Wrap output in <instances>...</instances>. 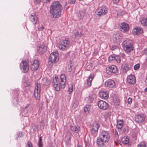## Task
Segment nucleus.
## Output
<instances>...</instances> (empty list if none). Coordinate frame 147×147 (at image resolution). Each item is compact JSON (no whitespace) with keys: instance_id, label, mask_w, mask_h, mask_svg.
<instances>
[{"instance_id":"nucleus-1","label":"nucleus","mask_w":147,"mask_h":147,"mask_svg":"<svg viewBox=\"0 0 147 147\" xmlns=\"http://www.w3.org/2000/svg\"><path fill=\"white\" fill-rule=\"evenodd\" d=\"M66 78L64 74H61L60 76V79L56 76L53 78L52 85L55 90L59 91L61 88H64L66 83Z\"/></svg>"},{"instance_id":"nucleus-2","label":"nucleus","mask_w":147,"mask_h":147,"mask_svg":"<svg viewBox=\"0 0 147 147\" xmlns=\"http://www.w3.org/2000/svg\"><path fill=\"white\" fill-rule=\"evenodd\" d=\"M63 7L59 1H55L52 3L50 8L51 15L54 18H58L61 16Z\"/></svg>"},{"instance_id":"nucleus-3","label":"nucleus","mask_w":147,"mask_h":147,"mask_svg":"<svg viewBox=\"0 0 147 147\" xmlns=\"http://www.w3.org/2000/svg\"><path fill=\"white\" fill-rule=\"evenodd\" d=\"M99 137L101 141L97 140V144L98 146H104V142H107L109 139L110 136L109 133L107 131L101 130L100 131Z\"/></svg>"},{"instance_id":"nucleus-4","label":"nucleus","mask_w":147,"mask_h":147,"mask_svg":"<svg viewBox=\"0 0 147 147\" xmlns=\"http://www.w3.org/2000/svg\"><path fill=\"white\" fill-rule=\"evenodd\" d=\"M122 44L124 49L126 53H129L133 50L134 47L131 41H125Z\"/></svg>"},{"instance_id":"nucleus-5","label":"nucleus","mask_w":147,"mask_h":147,"mask_svg":"<svg viewBox=\"0 0 147 147\" xmlns=\"http://www.w3.org/2000/svg\"><path fill=\"white\" fill-rule=\"evenodd\" d=\"M28 60L23 59L20 64V68L22 72H27L29 70V65Z\"/></svg>"},{"instance_id":"nucleus-6","label":"nucleus","mask_w":147,"mask_h":147,"mask_svg":"<svg viewBox=\"0 0 147 147\" xmlns=\"http://www.w3.org/2000/svg\"><path fill=\"white\" fill-rule=\"evenodd\" d=\"M41 85L40 84L37 83L35 84L34 90V94L36 100H39L40 98Z\"/></svg>"},{"instance_id":"nucleus-7","label":"nucleus","mask_w":147,"mask_h":147,"mask_svg":"<svg viewBox=\"0 0 147 147\" xmlns=\"http://www.w3.org/2000/svg\"><path fill=\"white\" fill-rule=\"evenodd\" d=\"M107 73L109 75L111 73L117 74L118 72L117 68L116 66L113 65L108 67L106 68Z\"/></svg>"},{"instance_id":"nucleus-8","label":"nucleus","mask_w":147,"mask_h":147,"mask_svg":"<svg viewBox=\"0 0 147 147\" xmlns=\"http://www.w3.org/2000/svg\"><path fill=\"white\" fill-rule=\"evenodd\" d=\"M108 8L106 6H103L98 8L97 10L96 14L100 16L105 15L108 12Z\"/></svg>"},{"instance_id":"nucleus-9","label":"nucleus","mask_w":147,"mask_h":147,"mask_svg":"<svg viewBox=\"0 0 147 147\" xmlns=\"http://www.w3.org/2000/svg\"><path fill=\"white\" fill-rule=\"evenodd\" d=\"M70 41L69 39L66 38L60 42L59 46V48L60 49L63 50L68 47Z\"/></svg>"},{"instance_id":"nucleus-10","label":"nucleus","mask_w":147,"mask_h":147,"mask_svg":"<svg viewBox=\"0 0 147 147\" xmlns=\"http://www.w3.org/2000/svg\"><path fill=\"white\" fill-rule=\"evenodd\" d=\"M59 59L58 54L57 52H53L51 54L49 59L51 63L57 62L59 61Z\"/></svg>"},{"instance_id":"nucleus-11","label":"nucleus","mask_w":147,"mask_h":147,"mask_svg":"<svg viewBox=\"0 0 147 147\" xmlns=\"http://www.w3.org/2000/svg\"><path fill=\"white\" fill-rule=\"evenodd\" d=\"M98 105L100 108L103 110L107 109L109 107L108 103L102 100H100L98 102Z\"/></svg>"},{"instance_id":"nucleus-12","label":"nucleus","mask_w":147,"mask_h":147,"mask_svg":"<svg viewBox=\"0 0 147 147\" xmlns=\"http://www.w3.org/2000/svg\"><path fill=\"white\" fill-rule=\"evenodd\" d=\"M136 81V77L134 75H130L128 76L127 77V82L130 84H134Z\"/></svg>"},{"instance_id":"nucleus-13","label":"nucleus","mask_w":147,"mask_h":147,"mask_svg":"<svg viewBox=\"0 0 147 147\" xmlns=\"http://www.w3.org/2000/svg\"><path fill=\"white\" fill-rule=\"evenodd\" d=\"M120 30L123 32L128 31L129 29V26L128 24L125 22L121 23L120 26Z\"/></svg>"},{"instance_id":"nucleus-14","label":"nucleus","mask_w":147,"mask_h":147,"mask_svg":"<svg viewBox=\"0 0 147 147\" xmlns=\"http://www.w3.org/2000/svg\"><path fill=\"white\" fill-rule=\"evenodd\" d=\"M39 66V63L38 60H34L31 65V69L32 71H36L38 69Z\"/></svg>"},{"instance_id":"nucleus-15","label":"nucleus","mask_w":147,"mask_h":147,"mask_svg":"<svg viewBox=\"0 0 147 147\" xmlns=\"http://www.w3.org/2000/svg\"><path fill=\"white\" fill-rule=\"evenodd\" d=\"M94 77L93 74L90 75L87 79L86 82L84 84V86L86 88L89 87L91 86L92 82Z\"/></svg>"},{"instance_id":"nucleus-16","label":"nucleus","mask_w":147,"mask_h":147,"mask_svg":"<svg viewBox=\"0 0 147 147\" xmlns=\"http://www.w3.org/2000/svg\"><path fill=\"white\" fill-rule=\"evenodd\" d=\"M99 127V125L96 123H94L92 125L90 131L92 134H94L98 131Z\"/></svg>"},{"instance_id":"nucleus-17","label":"nucleus","mask_w":147,"mask_h":147,"mask_svg":"<svg viewBox=\"0 0 147 147\" xmlns=\"http://www.w3.org/2000/svg\"><path fill=\"white\" fill-rule=\"evenodd\" d=\"M47 47L45 45H40L37 48V51L41 54L44 53L47 51Z\"/></svg>"},{"instance_id":"nucleus-18","label":"nucleus","mask_w":147,"mask_h":147,"mask_svg":"<svg viewBox=\"0 0 147 147\" xmlns=\"http://www.w3.org/2000/svg\"><path fill=\"white\" fill-rule=\"evenodd\" d=\"M105 85L107 87L113 88L115 85V83L112 80H108L105 82Z\"/></svg>"},{"instance_id":"nucleus-19","label":"nucleus","mask_w":147,"mask_h":147,"mask_svg":"<svg viewBox=\"0 0 147 147\" xmlns=\"http://www.w3.org/2000/svg\"><path fill=\"white\" fill-rule=\"evenodd\" d=\"M99 93L100 97L103 99H106L109 97V94L107 92L101 90L99 92Z\"/></svg>"},{"instance_id":"nucleus-20","label":"nucleus","mask_w":147,"mask_h":147,"mask_svg":"<svg viewBox=\"0 0 147 147\" xmlns=\"http://www.w3.org/2000/svg\"><path fill=\"white\" fill-rule=\"evenodd\" d=\"M135 120L138 123H141L144 121V117L143 115H138L135 117Z\"/></svg>"},{"instance_id":"nucleus-21","label":"nucleus","mask_w":147,"mask_h":147,"mask_svg":"<svg viewBox=\"0 0 147 147\" xmlns=\"http://www.w3.org/2000/svg\"><path fill=\"white\" fill-rule=\"evenodd\" d=\"M30 19L33 24H36L37 21V18L34 14H31L30 16Z\"/></svg>"},{"instance_id":"nucleus-22","label":"nucleus","mask_w":147,"mask_h":147,"mask_svg":"<svg viewBox=\"0 0 147 147\" xmlns=\"http://www.w3.org/2000/svg\"><path fill=\"white\" fill-rule=\"evenodd\" d=\"M143 32V30L140 28H136L134 29L133 33L134 35L140 34Z\"/></svg>"},{"instance_id":"nucleus-23","label":"nucleus","mask_w":147,"mask_h":147,"mask_svg":"<svg viewBox=\"0 0 147 147\" xmlns=\"http://www.w3.org/2000/svg\"><path fill=\"white\" fill-rule=\"evenodd\" d=\"M123 125V122L122 120H120L117 121L116 127L119 130V129L121 130V129Z\"/></svg>"},{"instance_id":"nucleus-24","label":"nucleus","mask_w":147,"mask_h":147,"mask_svg":"<svg viewBox=\"0 0 147 147\" xmlns=\"http://www.w3.org/2000/svg\"><path fill=\"white\" fill-rule=\"evenodd\" d=\"M70 127L71 129L73 131L76 133H78L80 129V127L78 126H70Z\"/></svg>"},{"instance_id":"nucleus-25","label":"nucleus","mask_w":147,"mask_h":147,"mask_svg":"<svg viewBox=\"0 0 147 147\" xmlns=\"http://www.w3.org/2000/svg\"><path fill=\"white\" fill-rule=\"evenodd\" d=\"M142 25L144 26L147 25V19L145 18H143L141 19L140 20Z\"/></svg>"},{"instance_id":"nucleus-26","label":"nucleus","mask_w":147,"mask_h":147,"mask_svg":"<svg viewBox=\"0 0 147 147\" xmlns=\"http://www.w3.org/2000/svg\"><path fill=\"white\" fill-rule=\"evenodd\" d=\"M122 141L124 144H127L129 142V139L127 137H124L122 138Z\"/></svg>"},{"instance_id":"nucleus-27","label":"nucleus","mask_w":147,"mask_h":147,"mask_svg":"<svg viewBox=\"0 0 147 147\" xmlns=\"http://www.w3.org/2000/svg\"><path fill=\"white\" fill-rule=\"evenodd\" d=\"M86 100L88 103H91L92 102L93 100V98L92 95H89L86 98Z\"/></svg>"},{"instance_id":"nucleus-28","label":"nucleus","mask_w":147,"mask_h":147,"mask_svg":"<svg viewBox=\"0 0 147 147\" xmlns=\"http://www.w3.org/2000/svg\"><path fill=\"white\" fill-rule=\"evenodd\" d=\"M43 81L44 82V84L46 86H48L50 83V80L47 78H44L43 79Z\"/></svg>"},{"instance_id":"nucleus-29","label":"nucleus","mask_w":147,"mask_h":147,"mask_svg":"<svg viewBox=\"0 0 147 147\" xmlns=\"http://www.w3.org/2000/svg\"><path fill=\"white\" fill-rule=\"evenodd\" d=\"M90 106L88 105H86V107L84 108V111L85 113L86 114L89 113L90 110Z\"/></svg>"},{"instance_id":"nucleus-30","label":"nucleus","mask_w":147,"mask_h":147,"mask_svg":"<svg viewBox=\"0 0 147 147\" xmlns=\"http://www.w3.org/2000/svg\"><path fill=\"white\" fill-rule=\"evenodd\" d=\"M129 69V68L127 65H125L122 67L124 73H126Z\"/></svg>"},{"instance_id":"nucleus-31","label":"nucleus","mask_w":147,"mask_h":147,"mask_svg":"<svg viewBox=\"0 0 147 147\" xmlns=\"http://www.w3.org/2000/svg\"><path fill=\"white\" fill-rule=\"evenodd\" d=\"M120 39V36L119 34H115L114 36V39L115 42H117Z\"/></svg>"},{"instance_id":"nucleus-32","label":"nucleus","mask_w":147,"mask_h":147,"mask_svg":"<svg viewBox=\"0 0 147 147\" xmlns=\"http://www.w3.org/2000/svg\"><path fill=\"white\" fill-rule=\"evenodd\" d=\"M111 112H106L104 115V117L105 119H109L111 116Z\"/></svg>"},{"instance_id":"nucleus-33","label":"nucleus","mask_w":147,"mask_h":147,"mask_svg":"<svg viewBox=\"0 0 147 147\" xmlns=\"http://www.w3.org/2000/svg\"><path fill=\"white\" fill-rule=\"evenodd\" d=\"M68 91L69 92V93L70 94L73 91V85L72 84H70L68 86Z\"/></svg>"},{"instance_id":"nucleus-34","label":"nucleus","mask_w":147,"mask_h":147,"mask_svg":"<svg viewBox=\"0 0 147 147\" xmlns=\"http://www.w3.org/2000/svg\"><path fill=\"white\" fill-rule=\"evenodd\" d=\"M116 55H115L113 54L110 55L109 58V61H112L115 60Z\"/></svg>"},{"instance_id":"nucleus-35","label":"nucleus","mask_w":147,"mask_h":147,"mask_svg":"<svg viewBox=\"0 0 147 147\" xmlns=\"http://www.w3.org/2000/svg\"><path fill=\"white\" fill-rule=\"evenodd\" d=\"M146 143L144 141L141 142L138 145V147L140 146V147H146Z\"/></svg>"},{"instance_id":"nucleus-36","label":"nucleus","mask_w":147,"mask_h":147,"mask_svg":"<svg viewBox=\"0 0 147 147\" xmlns=\"http://www.w3.org/2000/svg\"><path fill=\"white\" fill-rule=\"evenodd\" d=\"M84 15V13L82 11H80L78 15V17L80 19L82 18Z\"/></svg>"},{"instance_id":"nucleus-37","label":"nucleus","mask_w":147,"mask_h":147,"mask_svg":"<svg viewBox=\"0 0 147 147\" xmlns=\"http://www.w3.org/2000/svg\"><path fill=\"white\" fill-rule=\"evenodd\" d=\"M38 146L39 147L43 146L42 143V137H40L39 138V141L38 143Z\"/></svg>"},{"instance_id":"nucleus-38","label":"nucleus","mask_w":147,"mask_h":147,"mask_svg":"<svg viewBox=\"0 0 147 147\" xmlns=\"http://www.w3.org/2000/svg\"><path fill=\"white\" fill-rule=\"evenodd\" d=\"M115 60L118 63H120L121 62V59L120 57L118 55L116 56Z\"/></svg>"},{"instance_id":"nucleus-39","label":"nucleus","mask_w":147,"mask_h":147,"mask_svg":"<svg viewBox=\"0 0 147 147\" xmlns=\"http://www.w3.org/2000/svg\"><path fill=\"white\" fill-rule=\"evenodd\" d=\"M140 65L138 63L135 65L134 67V69L135 70H136L139 68Z\"/></svg>"},{"instance_id":"nucleus-40","label":"nucleus","mask_w":147,"mask_h":147,"mask_svg":"<svg viewBox=\"0 0 147 147\" xmlns=\"http://www.w3.org/2000/svg\"><path fill=\"white\" fill-rule=\"evenodd\" d=\"M132 99L131 98H129L127 99V102L128 104H130L131 103Z\"/></svg>"},{"instance_id":"nucleus-41","label":"nucleus","mask_w":147,"mask_h":147,"mask_svg":"<svg viewBox=\"0 0 147 147\" xmlns=\"http://www.w3.org/2000/svg\"><path fill=\"white\" fill-rule=\"evenodd\" d=\"M44 29V28L43 26H40L38 28V30L39 31H41L43 30Z\"/></svg>"},{"instance_id":"nucleus-42","label":"nucleus","mask_w":147,"mask_h":147,"mask_svg":"<svg viewBox=\"0 0 147 147\" xmlns=\"http://www.w3.org/2000/svg\"><path fill=\"white\" fill-rule=\"evenodd\" d=\"M17 135L18 137H21L22 136L23 134L22 132H19L17 134Z\"/></svg>"},{"instance_id":"nucleus-43","label":"nucleus","mask_w":147,"mask_h":147,"mask_svg":"<svg viewBox=\"0 0 147 147\" xmlns=\"http://www.w3.org/2000/svg\"><path fill=\"white\" fill-rule=\"evenodd\" d=\"M76 0H69V2L70 4H73L74 3Z\"/></svg>"},{"instance_id":"nucleus-44","label":"nucleus","mask_w":147,"mask_h":147,"mask_svg":"<svg viewBox=\"0 0 147 147\" xmlns=\"http://www.w3.org/2000/svg\"><path fill=\"white\" fill-rule=\"evenodd\" d=\"M27 145L28 147H32V143L30 142H28Z\"/></svg>"},{"instance_id":"nucleus-45","label":"nucleus","mask_w":147,"mask_h":147,"mask_svg":"<svg viewBox=\"0 0 147 147\" xmlns=\"http://www.w3.org/2000/svg\"><path fill=\"white\" fill-rule=\"evenodd\" d=\"M79 34V32L78 31H76L74 33V35L75 37L77 36Z\"/></svg>"},{"instance_id":"nucleus-46","label":"nucleus","mask_w":147,"mask_h":147,"mask_svg":"<svg viewBox=\"0 0 147 147\" xmlns=\"http://www.w3.org/2000/svg\"><path fill=\"white\" fill-rule=\"evenodd\" d=\"M143 53L145 55H147V49H145L143 51Z\"/></svg>"},{"instance_id":"nucleus-47","label":"nucleus","mask_w":147,"mask_h":147,"mask_svg":"<svg viewBox=\"0 0 147 147\" xmlns=\"http://www.w3.org/2000/svg\"><path fill=\"white\" fill-rule=\"evenodd\" d=\"M119 0H113V1L114 3H117L119 2Z\"/></svg>"},{"instance_id":"nucleus-48","label":"nucleus","mask_w":147,"mask_h":147,"mask_svg":"<svg viewBox=\"0 0 147 147\" xmlns=\"http://www.w3.org/2000/svg\"><path fill=\"white\" fill-rule=\"evenodd\" d=\"M44 3H47L50 1V0H43Z\"/></svg>"},{"instance_id":"nucleus-49","label":"nucleus","mask_w":147,"mask_h":147,"mask_svg":"<svg viewBox=\"0 0 147 147\" xmlns=\"http://www.w3.org/2000/svg\"><path fill=\"white\" fill-rule=\"evenodd\" d=\"M37 3H39L41 1V0H35Z\"/></svg>"},{"instance_id":"nucleus-50","label":"nucleus","mask_w":147,"mask_h":147,"mask_svg":"<svg viewBox=\"0 0 147 147\" xmlns=\"http://www.w3.org/2000/svg\"><path fill=\"white\" fill-rule=\"evenodd\" d=\"M29 105H30V104H27V106H26L25 107V109L27 108H28V107L29 106Z\"/></svg>"},{"instance_id":"nucleus-51","label":"nucleus","mask_w":147,"mask_h":147,"mask_svg":"<svg viewBox=\"0 0 147 147\" xmlns=\"http://www.w3.org/2000/svg\"><path fill=\"white\" fill-rule=\"evenodd\" d=\"M115 133L116 134H117V135H118V133H117V131H115Z\"/></svg>"},{"instance_id":"nucleus-52","label":"nucleus","mask_w":147,"mask_h":147,"mask_svg":"<svg viewBox=\"0 0 147 147\" xmlns=\"http://www.w3.org/2000/svg\"><path fill=\"white\" fill-rule=\"evenodd\" d=\"M144 91L145 92H147V87L145 89H144Z\"/></svg>"},{"instance_id":"nucleus-53","label":"nucleus","mask_w":147,"mask_h":147,"mask_svg":"<svg viewBox=\"0 0 147 147\" xmlns=\"http://www.w3.org/2000/svg\"><path fill=\"white\" fill-rule=\"evenodd\" d=\"M16 101H17L16 104H18V100L17 99H16Z\"/></svg>"},{"instance_id":"nucleus-54","label":"nucleus","mask_w":147,"mask_h":147,"mask_svg":"<svg viewBox=\"0 0 147 147\" xmlns=\"http://www.w3.org/2000/svg\"><path fill=\"white\" fill-rule=\"evenodd\" d=\"M115 49V48H114V47H112V50H114Z\"/></svg>"},{"instance_id":"nucleus-55","label":"nucleus","mask_w":147,"mask_h":147,"mask_svg":"<svg viewBox=\"0 0 147 147\" xmlns=\"http://www.w3.org/2000/svg\"><path fill=\"white\" fill-rule=\"evenodd\" d=\"M146 82L147 83V77H146Z\"/></svg>"},{"instance_id":"nucleus-56","label":"nucleus","mask_w":147,"mask_h":147,"mask_svg":"<svg viewBox=\"0 0 147 147\" xmlns=\"http://www.w3.org/2000/svg\"><path fill=\"white\" fill-rule=\"evenodd\" d=\"M78 147H82V146L81 145H80L78 146Z\"/></svg>"},{"instance_id":"nucleus-57","label":"nucleus","mask_w":147,"mask_h":147,"mask_svg":"<svg viewBox=\"0 0 147 147\" xmlns=\"http://www.w3.org/2000/svg\"><path fill=\"white\" fill-rule=\"evenodd\" d=\"M81 35H82V34H80V37H81V36H81Z\"/></svg>"}]
</instances>
